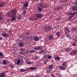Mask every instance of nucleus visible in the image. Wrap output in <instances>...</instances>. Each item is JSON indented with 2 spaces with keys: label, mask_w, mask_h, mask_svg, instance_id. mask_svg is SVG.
Instances as JSON below:
<instances>
[{
  "label": "nucleus",
  "mask_w": 77,
  "mask_h": 77,
  "mask_svg": "<svg viewBox=\"0 0 77 77\" xmlns=\"http://www.w3.org/2000/svg\"><path fill=\"white\" fill-rule=\"evenodd\" d=\"M0 56L1 57L3 56V54H2V53L1 52H0Z\"/></svg>",
  "instance_id": "nucleus-47"
},
{
  "label": "nucleus",
  "mask_w": 77,
  "mask_h": 77,
  "mask_svg": "<svg viewBox=\"0 0 77 77\" xmlns=\"http://www.w3.org/2000/svg\"><path fill=\"white\" fill-rule=\"evenodd\" d=\"M25 70H26V69H21L20 70V72H24V71H25Z\"/></svg>",
  "instance_id": "nucleus-25"
},
{
  "label": "nucleus",
  "mask_w": 77,
  "mask_h": 77,
  "mask_svg": "<svg viewBox=\"0 0 77 77\" xmlns=\"http://www.w3.org/2000/svg\"><path fill=\"white\" fill-rule=\"evenodd\" d=\"M72 9L73 11H77V7L76 6L73 7L72 8Z\"/></svg>",
  "instance_id": "nucleus-9"
},
{
  "label": "nucleus",
  "mask_w": 77,
  "mask_h": 77,
  "mask_svg": "<svg viewBox=\"0 0 77 77\" xmlns=\"http://www.w3.org/2000/svg\"><path fill=\"white\" fill-rule=\"evenodd\" d=\"M29 3H23V5H24L23 6L22 8L23 10H27V7H28L29 6Z\"/></svg>",
  "instance_id": "nucleus-3"
},
{
  "label": "nucleus",
  "mask_w": 77,
  "mask_h": 77,
  "mask_svg": "<svg viewBox=\"0 0 77 77\" xmlns=\"http://www.w3.org/2000/svg\"><path fill=\"white\" fill-rule=\"evenodd\" d=\"M66 67H67V66H59V69H61V70H65L66 68Z\"/></svg>",
  "instance_id": "nucleus-6"
},
{
  "label": "nucleus",
  "mask_w": 77,
  "mask_h": 77,
  "mask_svg": "<svg viewBox=\"0 0 77 77\" xmlns=\"http://www.w3.org/2000/svg\"><path fill=\"white\" fill-rule=\"evenodd\" d=\"M46 53H47V51L45 50L43 51V54H45Z\"/></svg>",
  "instance_id": "nucleus-29"
},
{
  "label": "nucleus",
  "mask_w": 77,
  "mask_h": 77,
  "mask_svg": "<svg viewBox=\"0 0 77 77\" xmlns=\"http://www.w3.org/2000/svg\"><path fill=\"white\" fill-rule=\"evenodd\" d=\"M47 74H50V73H51V72L50 71H48L47 72Z\"/></svg>",
  "instance_id": "nucleus-49"
},
{
  "label": "nucleus",
  "mask_w": 77,
  "mask_h": 77,
  "mask_svg": "<svg viewBox=\"0 0 77 77\" xmlns=\"http://www.w3.org/2000/svg\"><path fill=\"white\" fill-rule=\"evenodd\" d=\"M24 10V11H23V12L22 13V15H26V10Z\"/></svg>",
  "instance_id": "nucleus-16"
},
{
  "label": "nucleus",
  "mask_w": 77,
  "mask_h": 77,
  "mask_svg": "<svg viewBox=\"0 0 77 77\" xmlns=\"http://www.w3.org/2000/svg\"><path fill=\"white\" fill-rule=\"evenodd\" d=\"M72 46H75L76 45V43L75 42L73 43L72 44Z\"/></svg>",
  "instance_id": "nucleus-38"
},
{
  "label": "nucleus",
  "mask_w": 77,
  "mask_h": 77,
  "mask_svg": "<svg viewBox=\"0 0 77 77\" xmlns=\"http://www.w3.org/2000/svg\"><path fill=\"white\" fill-rule=\"evenodd\" d=\"M34 50H41V47L40 46H38L37 47H35L34 48Z\"/></svg>",
  "instance_id": "nucleus-13"
},
{
  "label": "nucleus",
  "mask_w": 77,
  "mask_h": 77,
  "mask_svg": "<svg viewBox=\"0 0 77 77\" xmlns=\"http://www.w3.org/2000/svg\"><path fill=\"white\" fill-rule=\"evenodd\" d=\"M18 20H21V15L19 14L18 16Z\"/></svg>",
  "instance_id": "nucleus-24"
},
{
  "label": "nucleus",
  "mask_w": 77,
  "mask_h": 77,
  "mask_svg": "<svg viewBox=\"0 0 77 77\" xmlns=\"http://www.w3.org/2000/svg\"><path fill=\"white\" fill-rule=\"evenodd\" d=\"M6 60H4L3 61V65H6Z\"/></svg>",
  "instance_id": "nucleus-23"
},
{
  "label": "nucleus",
  "mask_w": 77,
  "mask_h": 77,
  "mask_svg": "<svg viewBox=\"0 0 77 77\" xmlns=\"http://www.w3.org/2000/svg\"><path fill=\"white\" fill-rule=\"evenodd\" d=\"M66 62H63L62 65L63 66H64V65H66Z\"/></svg>",
  "instance_id": "nucleus-27"
},
{
  "label": "nucleus",
  "mask_w": 77,
  "mask_h": 77,
  "mask_svg": "<svg viewBox=\"0 0 77 77\" xmlns=\"http://www.w3.org/2000/svg\"><path fill=\"white\" fill-rule=\"evenodd\" d=\"M49 68V69H52L53 68V65L51 64V65H50Z\"/></svg>",
  "instance_id": "nucleus-21"
},
{
  "label": "nucleus",
  "mask_w": 77,
  "mask_h": 77,
  "mask_svg": "<svg viewBox=\"0 0 77 77\" xmlns=\"http://www.w3.org/2000/svg\"><path fill=\"white\" fill-rule=\"evenodd\" d=\"M2 19V17H1V16H0V20H1Z\"/></svg>",
  "instance_id": "nucleus-54"
},
{
  "label": "nucleus",
  "mask_w": 77,
  "mask_h": 77,
  "mask_svg": "<svg viewBox=\"0 0 77 77\" xmlns=\"http://www.w3.org/2000/svg\"><path fill=\"white\" fill-rule=\"evenodd\" d=\"M10 68H13L14 67V66L13 65H11L10 66Z\"/></svg>",
  "instance_id": "nucleus-50"
},
{
  "label": "nucleus",
  "mask_w": 77,
  "mask_h": 77,
  "mask_svg": "<svg viewBox=\"0 0 77 77\" xmlns=\"http://www.w3.org/2000/svg\"><path fill=\"white\" fill-rule=\"evenodd\" d=\"M17 10L16 9L12 10L10 11L9 13L6 14V16L8 17L11 18V20L12 21H15L17 18Z\"/></svg>",
  "instance_id": "nucleus-1"
},
{
  "label": "nucleus",
  "mask_w": 77,
  "mask_h": 77,
  "mask_svg": "<svg viewBox=\"0 0 77 77\" xmlns=\"http://www.w3.org/2000/svg\"><path fill=\"white\" fill-rule=\"evenodd\" d=\"M39 53H43V50H40L38 52Z\"/></svg>",
  "instance_id": "nucleus-34"
},
{
  "label": "nucleus",
  "mask_w": 77,
  "mask_h": 77,
  "mask_svg": "<svg viewBox=\"0 0 77 77\" xmlns=\"http://www.w3.org/2000/svg\"><path fill=\"white\" fill-rule=\"evenodd\" d=\"M47 55H44V58H47Z\"/></svg>",
  "instance_id": "nucleus-45"
},
{
  "label": "nucleus",
  "mask_w": 77,
  "mask_h": 77,
  "mask_svg": "<svg viewBox=\"0 0 77 77\" xmlns=\"http://www.w3.org/2000/svg\"><path fill=\"white\" fill-rule=\"evenodd\" d=\"M43 29L45 31H47V27H44Z\"/></svg>",
  "instance_id": "nucleus-32"
},
{
  "label": "nucleus",
  "mask_w": 77,
  "mask_h": 77,
  "mask_svg": "<svg viewBox=\"0 0 77 77\" xmlns=\"http://www.w3.org/2000/svg\"><path fill=\"white\" fill-rule=\"evenodd\" d=\"M38 6L39 7H40V8H44L45 7V5H44V4L41 2L40 3Z\"/></svg>",
  "instance_id": "nucleus-7"
},
{
  "label": "nucleus",
  "mask_w": 77,
  "mask_h": 77,
  "mask_svg": "<svg viewBox=\"0 0 77 77\" xmlns=\"http://www.w3.org/2000/svg\"><path fill=\"white\" fill-rule=\"evenodd\" d=\"M51 76H52L53 77H55V76H54V75H53V74H52L51 75Z\"/></svg>",
  "instance_id": "nucleus-53"
},
{
  "label": "nucleus",
  "mask_w": 77,
  "mask_h": 77,
  "mask_svg": "<svg viewBox=\"0 0 77 77\" xmlns=\"http://www.w3.org/2000/svg\"><path fill=\"white\" fill-rule=\"evenodd\" d=\"M4 6V4H0V8H2V7H3Z\"/></svg>",
  "instance_id": "nucleus-37"
},
{
  "label": "nucleus",
  "mask_w": 77,
  "mask_h": 77,
  "mask_svg": "<svg viewBox=\"0 0 77 77\" xmlns=\"http://www.w3.org/2000/svg\"><path fill=\"white\" fill-rule=\"evenodd\" d=\"M20 62H21V61H20V60H18L17 61V65H19V64L20 63Z\"/></svg>",
  "instance_id": "nucleus-22"
},
{
  "label": "nucleus",
  "mask_w": 77,
  "mask_h": 77,
  "mask_svg": "<svg viewBox=\"0 0 77 77\" xmlns=\"http://www.w3.org/2000/svg\"><path fill=\"white\" fill-rule=\"evenodd\" d=\"M58 8H59V9H62V7L61 6H59L58 7Z\"/></svg>",
  "instance_id": "nucleus-41"
},
{
  "label": "nucleus",
  "mask_w": 77,
  "mask_h": 77,
  "mask_svg": "<svg viewBox=\"0 0 77 77\" xmlns=\"http://www.w3.org/2000/svg\"><path fill=\"white\" fill-rule=\"evenodd\" d=\"M2 39V37H0V41H1Z\"/></svg>",
  "instance_id": "nucleus-56"
},
{
  "label": "nucleus",
  "mask_w": 77,
  "mask_h": 77,
  "mask_svg": "<svg viewBox=\"0 0 77 77\" xmlns=\"http://www.w3.org/2000/svg\"><path fill=\"white\" fill-rule=\"evenodd\" d=\"M37 18H41L42 17V14L41 13L37 14H35Z\"/></svg>",
  "instance_id": "nucleus-8"
},
{
  "label": "nucleus",
  "mask_w": 77,
  "mask_h": 77,
  "mask_svg": "<svg viewBox=\"0 0 77 77\" xmlns=\"http://www.w3.org/2000/svg\"><path fill=\"white\" fill-rule=\"evenodd\" d=\"M66 36L68 38H70V36H69V35L67 34V35H66Z\"/></svg>",
  "instance_id": "nucleus-46"
},
{
  "label": "nucleus",
  "mask_w": 77,
  "mask_h": 77,
  "mask_svg": "<svg viewBox=\"0 0 77 77\" xmlns=\"http://www.w3.org/2000/svg\"><path fill=\"white\" fill-rule=\"evenodd\" d=\"M47 63V62H44V64H46Z\"/></svg>",
  "instance_id": "nucleus-58"
},
{
  "label": "nucleus",
  "mask_w": 77,
  "mask_h": 77,
  "mask_svg": "<svg viewBox=\"0 0 77 77\" xmlns=\"http://www.w3.org/2000/svg\"><path fill=\"white\" fill-rule=\"evenodd\" d=\"M29 69L32 71H35V70H36V67H30L29 68Z\"/></svg>",
  "instance_id": "nucleus-15"
},
{
  "label": "nucleus",
  "mask_w": 77,
  "mask_h": 77,
  "mask_svg": "<svg viewBox=\"0 0 77 77\" xmlns=\"http://www.w3.org/2000/svg\"><path fill=\"white\" fill-rule=\"evenodd\" d=\"M42 8L40 7H38L37 8V9H38V11L39 12H41L42 10Z\"/></svg>",
  "instance_id": "nucleus-17"
},
{
  "label": "nucleus",
  "mask_w": 77,
  "mask_h": 77,
  "mask_svg": "<svg viewBox=\"0 0 77 77\" xmlns=\"http://www.w3.org/2000/svg\"><path fill=\"white\" fill-rule=\"evenodd\" d=\"M77 14V12H72L70 13V15L69 17L70 19H71V18L72 17H73L74 15H75V14Z\"/></svg>",
  "instance_id": "nucleus-4"
},
{
  "label": "nucleus",
  "mask_w": 77,
  "mask_h": 77,
  "mask_svg": "<svg viewBox=\"0 0 77 77\" xmlns=\"http://www.w3.org/2000/svg\"><path fill=\"white\" fill-rule=\"evenodd\" d=\"M26 53H28V54H30V51H29L28 50H26Z\"/></svg>",
  "instance_id": "nucleus-35"
},
{
  "label": "nucleus",
  "mask_w": 77,
  "mask_h": 77,
  "mask_svg": "<svg viewBox=\"0 0 77 77\" xmlns=\"http://www.w3.org/2000/svg\"><path fill=\"white\" fill-rule=\"evenodd\" d=\"M64 30H66V31H68V32H70V31L69 30V29L68 28H67L66 27H65V28H64Z\"/></svg>",
  "instance_id": "nucleus-20"
},
{
  "label": "nucleus",
  "mask_w": 77,
  "mask_h": 77,
  "mask_svg": "<svg viewBox=\"0 0 77 77\" xmlns=\"http://www.w3.org/2000/svg\"><path fill=\"white\" fill-rule=\"evenodd\" d=\"M28 69H29L27 68V69L26 70V71H28Z\"/></svg>",
  "instance_id": "nucleus-57"
},
{
  "label": "nucleus",
  "mask_w": 77,
  "mask_h": 77,
  "mask_svg": "<svg viewBox=\"0 0 77 77\" xmlns=\"http://www.w3.org/2000/svg\"><path fill=\"white\" fill-rule=\"evenodd\" d=\"M29 34H30V32H26L25 35H27V36H28V35H29Z\"/></svg>",
  "instance_id": "nucleus-28"
},
{
  "label": "nucleus",
  "mask_w": 77,
  "mask_h": 77,
  "mask_svg": "<svg viewBox=\"0 0 77 77\" xmlns=\"http://www.w3.org/2000/svg\"><path fill=\"white\" fill-rule=\"evenodd\" d=\"M30 20H32V19H30Z\"/></svg>",
  "instance_id": "nucleus-63"
},
{
  "label": "nucleus",
  "mask_w": 77,
  "mask_h": 77,
  "mask_svg": "<svg viewBox=\"0 0 77 77\" xmlns=\"http://www.w3.org/2000/svg\"><path fill=\"white\" fill-rule=\"evenodd\" d=\"M72 32H74L75 31V28H73L71 30Z\"/></svg>",
  "instance_id": "nucleus-36"
},
{
  "label": "nucleus",
  "mask_w": 77,
  "mask_h": 77,
  "mask_svg": "<svg viewBox=\"0 0 77 77\" xmlns=\"http://www.w3.org/2000/svg\"><path fill=\"white\" fill-rule=\"evenodd\" d=\"M34 40H35V41H39V38L37 37L34 38Z\"/></svg>",
  "instance_id": "nucleus-18"
},
{
  "label": "nucleus",
  "mask_w": 77,
  "mask_h": 77,
  "mask_svg": "<svg viewBox=\"0 0 77 77\" xmlns=\"http://www.w3.org/2000/svg\"><path fill=\"white\" fill-rule=\"evenodd\" d=\"M49 39L50 40H52L53 38H54V37L52 35H50L49 36Z\"/></svg>",
  "instance_id": "nucleus-12"
},
{
  "label": "nucleus",
  "mask_w": 77,
  "mask_h": 77,
  "mask_svg": "<svg viewBox=\"0 0 77 77\" xmlns=\"http://www.w3.org/2000/svg\"><path fill=\"white\" fill-rule=\"evenodd\" d=\"M5 74L3 73H0V77H4V76H5Z\"/></svg>",
  "instance_id": "nucleus-19"
},
{
  "label": "nucleus",
  "mask_w": 77,
  "mask_h": 77,
  "mask_svg": "<svg viewBox=\"0 0 77 77\" xmlns=\"http://www.w3.org/2000/svg\"><path fill=\"white\" fill-rule=\"evenodd\" d=\"M47 29L48 30H51V27H50L49 26L47 27Z\"/></svg>",
  "instance_id": "nucleus-26"
},
{
  "label": "nucleus",
  "mask_w": 77,
  "mask_h": 77,
  "mask_svg": "<svg viewBox=\"0 0 77 77\" xmlns=\"http://www.w3.org/2000/svg\"><path fill=\"white\" fill-rule=\"evenodd\" d=\"M8 33L9 34V36H10L11 35H12V33H11V30H9L8 31Z\"/></svg>",
  "instance_id": "nucleus-30"
},
{
  "label": "nucleus",
  "mask_w": 77,
  "mask_h": 77,
  "mask_svg": "<svg viewBox=\"0 0 77 77\" xmlns=\"http://www.w3.org/2000/svg\"><path fill=\"white\" fill-rule=\"evenodd\" d=\"M54 58L55 60H57V61H59V60H60V58L59 57H56Z\"/></svg>",
  "instance_id": "nucleus-14"
},
{
  "label": "nucleus",
  "mask_w": 77,
  "mask_h": 77,
  "mask_svg": "<svg viewBox=\"0 0 77 77\" xmlns=\"http://www.w3.org/2000/svg\"><path fill=\"white\" fill-rule=\"evenodd\" d=\"M40 3H44V0H41V1Z\"/></svg>",
  "instance_id": "nucleus-51"
},
{
  "label": "nucleus",
  "mask_w": 77,
  "mask_h": 77,
  "mask_svg": "<svg viewBox=\"0 0 77 77\" xmlns=\"http://www.w3.org/2000/svg\"><path fill=\"white\" fill-rule=\"evenodd\" d=\"M26 63H27V64H29V65H31V63L29 61L26 62Z\"/></svg>",
  "instance_id": "nucleus-40"
},
{
  "label": "nucleus",
  "mask_w": 77,
  "mask_h": 77,
  "mask_svg": "<svg viewBox=\"0 0 77 77\" xmlns=\"http://www.w3.org/2000/svg\"><path fill=\"white\" fill-rule=\"evenodd\" d=\"M51 57H52V56H51L49 55L48 57V59H50Z\"/></svg>",
  "instance_id": "nucleus-33"
},
{
  "label": "nucleus",
  "mask_w": 77,
  "mask_h": 77,
  "mask_svg": "<svg viewBox=\"0 0 77 77\" xmlns=\"http://www.w3.org/2000/svg\"><path fill=\"white\" fill-rule=\"evenodd\" d=\"M29 39V37H27L26 39V40H28Z\"/></svg>",
  "instance_id": "nucleus-52"
},
{
  "label": "nucleus",
  "mask_w": 77,
  "mask_h": 77,
  "mask_svg": "<svg viewBox=\"0 0 77 77\" xmlns=\"http://www.w3.org/2000/svg\"><path fill=\"white\" fill-rule=\"evenodd\" d=\"M55 10H56V11H57L58 10H59L58 6H57V8H55Z\"/></svg>",
  "instance_id": "nucleus-44"
},
{
  "label": "nucleus",
  "mask_w": 77,
  "mask_h": 77,
  "mask_svg": "<svg viewBox=\"0 0 77 77\" xmlns=\"http://www.w3.org/2000/svg\"><path fill=\"white\" fill-rule=\"evenodd\" d=\"M29 77H34L33 76H30Z\"/></svg>",
  "instance_id": "nucleus-59"
},
{
  "label": "nucleus",
  "mask_w": 77,
  "mask_h": 77,
  "mask_svg": "<svg viewBox=\"0 0 77 77\" xmlns=\"http://www.w3.org/2000/svg\"><path fill=\"white\" fill-rule=\"evenodd\" d=\"M25 50H26V49L25 48H21L20 49L21 51H24Z\"/></svg>",
  "instance_id": "nucleus-31"
},
{
  "label": "nucleus",
  "mask_w": 77,
  "mask_h": 77,
  "mask_svg": "<svg viewBox=\"0 0 77 77\" xmlns=\"http://www.w3.org/2000/svg\"><path fill=\"white\" fill-rule=\"evenodd\" d=\"M19 46L20 47H23L24 46V43L22 42H20L19 43Z\"/></svg>",
  "instance_id": "nucleus-10"
},
{
  "label": "nucleus",
  "mask_w": 77,
  "mask_h": 77,
  "mask_svg": "<svg viewBox=\"0 0 77 77\" xmlns=\"http://www.w3.org/2000/svg\"><path fill=\"white\" fill-rule=\"evenodd\" d=\"M2 35L3 37H5V38H9L10 36L9 34L7 32H2Z\"/></svg>",
  "instance_id": "nucleus-2"
},
{
  "label": "nucleus",
  "mask_w": 77,
  "mask_h": 77,
  "mask_svg": "<svg viewBox=\"0 0 77 77\" xmlns=\"http://www.w3.org/2000/svg\"><path fill=\"white\" fill-rule=\"evenodd\" d=\"M23 36L22 35H20L19 36V37L21 39V38H23Z\"/></svg>",
  "instance_id": "nucleus-48"
},
{
  "label": "nucleus",
  "mask_w": 77,
  "mask_h": 77,
  "mask_svg": "<svg viewBox=\"0 0 77 77\" xmlns=\"http://www.w3.org/2000/svg\"><path fill=\"white\" fill-rule=\"evenodd\" d=\"M30 53H35V50H32V51H30Z\"/></svg>",
  "instance_id": "nucleus-39"
},
{
  "label": "nucleus",
  "mask_w": 77,
  "mask_h": 77,
  "mask_svg": "<svg viewBox=\"0 0 77 77\" xmlns=\"http://www.w3.org/2000/svg\"><path fill=\"white\" fill-rule=\"evenodd\" d=\"M56 35L58 38H59L60 36V32L59 31L57 32L56 33Z\"/></svg>",
  "instance_id": "nucleus-11"
},
{
  "label": "nucleus",
  "mask_w": 77,
  "mask_h": 77,
  "mask_svg": "<svg viewBox=\"0 0 77 77\" xmlns=\"http://www.w3.org/2000/svg\"><path fill=\"white\" fill-rule=\"evenodd\" d=\"M65 35H68V34H67V32H65Z\"/></svg>",
  "instance_id": "nucleus-60"
},
{
  "label": "nucleus",
  "mask_w": 77,
  "mask_h": 77,
  "mask_svg": "<svg viewBox=\"0 0 77 77\" xmlns=\"http://www.w3.org/2000/svg\"><path fill=\"white\" fill-rule=\"evenodd\" d=\"M76 4L77 5V3H76Z\"/></svg>",
  "instance_id": "nucleus-64"
},
{
  "label": "nucleus",
  "mask_w": 77,
  "mask_h": 77,
  "mask_svg": "<svg viewBox=\"0 0 77 77\" xmlns=\"http://www.w3.org/2000/svg\"><path fill=\"white\" fill-rule=\"evenodd\" d=\"M36 77H39V76H36Z\"/></svg>",
  "instance_id": "nucleus-61"
},
{
  "label": "nucleus",
  "mask_w": 77,
  "mask_h": 77,
  "mask_svg": "<svg viewBox=\"0 0 77 77\" xmlns=\"http://www.w3.org/2000/svg\"><path fill=\"white\" fill-rule=\"evenodd\" d=\"M24 53V52H20L19 54H23Z\"/></svg>",
  "instance_id": "nucleus-43"
},
{
  "label": "nucleus",
  "mask_w": 77,
  "mask_h": 77,
  "mask_svg": "<svg viewBox=\"0 0 77 77\" xmlns=\"http://www.w3.org/2000/svg\"><path fill=\"white\" fill-rule=\"evenodd\" d=\"M69 48H66L65 49V51H69Z\"/></svg>",
  "instance_id": "nucleus-42"
},
{
  "label": "nucleus",
  "mask_w": 77,
  "mask_h": 77,
  "mask_svg": "<svg viewBox=\"0 0 77 77\" xmlns=\"http://www.w3.org/2000/svg\"><path fill=\"white\" fill-rule=\"evenodd\" d=\"M0 16H1V13H0Z\"/></svg>",
  "instance_id": "nucleus-62"
},
{
  "label": "nucleus",
  "mask_w": 77,
  "mask_h": 77,
  "mask_svg": "<svg viewBox=\"0 0 77 77\" xmlns=\"http://www.w3.org/2000/svg\"><path fill=\"white\" fill-rule=\"evenodd\" d=\"M36 58L37 59H38V58H39V57H38V56H36Z\"/></svg>",
  "instance_id": "nucleus-55"
},
{
  "label": "nucleus",
  "mask_w": 77,
  "mask_h": 77,
  "mask_svg": "<svg viewBox=\"0 0 77 77\" xmlns=\"http://www.w3.org/2000/svg\"><path fill=\"white\" fill-rule=\"evenodd\" d=\"M76 53H77V50L72 51L70 52V54L71 56H74V55H75V54H76Z\"/></svg>",
  "instance_id": "nucleus-5"
}]
</instances>
